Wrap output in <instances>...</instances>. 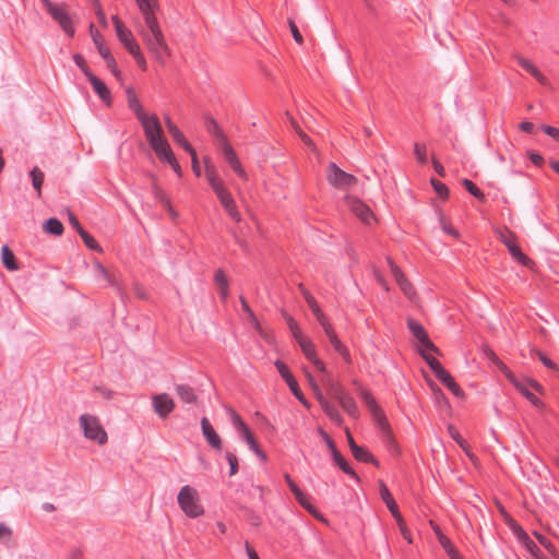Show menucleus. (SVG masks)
Listing matches in <instances>:
<instances>
[{
	"label": "nucleus",
	"mask_w": 559,
	"mask_h": 559,
	"mask_svg": "<svg viewBox=\"0 0 559 559\" xmlns=\"http://www.w3.org/2000/svg\"><path fill=\"white\" fill-rule=\"evenodd\" d=\"M300 346L304 355L307 357L309 361L313 364L316 369L322 373L326 372L325 364L317 356L316 346L313 342L308 337H302L297 341Z\"/></svg>",
	"instance_id": "nucleus-11"
},
{
	"label": "nucleus",
	"mask_w": 559,
	"mask_h": 559,
	"mask_svg": "<svg viewBox=\"0 0 559 559\" xmlns=\"http://www.w3.org/2000/svg\"><path fill=\"white\" fill-rule=\"evenodd\" d=\"M332 457H333V461L335 462V464L345 473L347 474L348 476H350L352 478L356 479V480H359V477L358 475L356 474V472L349 466V464L347 463V461L345 460V457L341 454L340 451H334V453L332 454Z\"/></svg>",
	"instance_id": "nucleus-30"
},
{
	"label": "nucleus",
	"mask_w": 559,
	"mask_h": 559,
	"mask_svg": "<svg viewBox=\"0 0 559 559\" xmlns=\"http://www.w3.org/2000/svg\"><path fill=\"white\" fill-rule=\"evenodd\" d=\"M152 404L155 413L160 418H166L175 408L174 400L166 393L154 395Z\"/></svg>",
	"instance_id": "nucleus-13"
},
{
	"label": "nucleus",
	"mask_w": 559,
	"mask_h": 559,
	"mask_svg": "<svg viewBox=\"0 0 559 559\" xmlns=\"http://www.w3.org/2000/svg\"><path fill=\"white\" fill-rule=\"evenodd\" d=\"M116 35L122 46L129 51H134L140 45L136 43L132 32L123 24L118 15L111 16Z\"/></svg>",
	"instance_id": "nucleus-6"
},
{
	"label": "nucleus",
	"mask_w": 559,
	"mask_h": 559,
	"mask_svg": "<svg viewBox=\"0 0 559 559\" xmlns=\"http://www.w3.org/2000/svg\"><path fill=\"white\" fill-rule=\"evenodd\" d=\"M326 180L340 190H348L357 183V178L354 175L342 170L335 163L328 166Z\"/></svg>",
	"instance_id": "nucleus-5"
},
{
	"label": "nucleus",
	"mask_w": 559,
	"mask_h": 559,
	"mask_svg": "<svg viewBox=\"0 0 559 559\" xmlns=\"http://www.w3.org/2000/svg\"><path fill=\"white\" fill-rule=\"evenodd\" d=\"M462 185L464 188L476 199L484 201L485 194L484 192L469 179H463Z\"/></svg>",
	"instance_id": "nucleus-45"
},
{
	"label": "nucleus",
	"mask_w": 559,
	"mask_h": 559,
	"mask_svg": "<svg viewBox=\"0 0 559 559\" xmlns=\"http://www.w3.org/2000/svg\"><path fill=\"white\" fill-rule=\"evenodd\" d=\"M138 7L145 22V27H141L139 34L148 51L158 62L164 63L166 58L169 57L170 50L155 16L158 3L155 1Z\"/></svg>",
	"instance_id": "nucleus-1"
},
{
	"label": "nucleus",
	"mask_w": 559,
	"mask_h": 559,
	"mask_svg": "<svg viewBox=\"0 0 559 559\" xmlns=\"http://www.w3.org/2000/svg\"><path fill=\"white\" fill-rule=\"evenodd\" d=\"M130 55L134 58L136 64L142 69V70H146L147 68V63H146V60L141 51V48H136L134 51H131Z\"/></svg>",
	"instance_id": "nucleus-57"
},
{
	"label": "nucleus",
	"mask_w": 559,
	"mask_h": 559,
	"mask_svg": "<svg viewBox=\"0 0 559 559\" xmlns=\"http://www.w3.org/2000/svg\"><path fill=\"white\" fill-rule=\"evenodd\" d=\"M148 145L156 144L166 139L160 121L156 114H146L139 119Z\"/></svg>",
	"instance_id": "nucleus-4"
},
{
	"label": "nucleus",
	"mask_w": 559,
	"mask_h": 559,
	"mask_svg": "<svg viewBox=\"0 0 559 559\" xmlns=\"http://www.w3.org/2000/svg\"><path fill=\"white\" fill-rule=\"evenodd\" d=\"M537 356L540 362L548 369L554 371H559V368L556 362H554L550 358H548L543 352H537Z\"/></svg>",
	"instance_id": "nucleus-59"
},
{
	"label": "nucleus",
	"mask_w": 559,
	"mask_h": 559,
	"mask_svg": "<svg viewBox=\"0 0 559 559\" xmlns=\"http://www.w3.org/2000/svg\"><path fill=\"white\" fill-rule=\"evenodd\" d=\"M534 406L540 407L542 401L530 391V388L540 392L542 385L535 380L520 381L513 374V381H510Z\"/></svg>",
	"instance_id": "nucleus-8"
},
{
	"label": "nucleus",
	"mask_w": 559,
	"mask_h": 559,
	"mask_svg": "<svg viewBox=\"0 0 559 559\" xmlns=\"http://www.w3.org/2000/svg\"><path fill=\"white\" fill-rule=\"evenodd\" d=\"M321 408L333 423L337 425L342 424L343 417L341 416L338 409L331 402H322Z\"/></svg>",
	"instance_id": "nucleus-35"
},
{
	"label": "nucleus",
	"mask_w": 559,
	"mask_h": 559,
	"mask_svg": "<svg viewBox=\"0 0 559 559\" xmlns=\"http://www.w3.org/2000/svg\"><path fill=\"white\" fill-rule=\"evenodd\" d=\"M436 534L438 536V540H439L441 547L448 554L450 559H460V558H462V555L455 548V546L452 544V542H451V539L449 537H447L444 534H442L439 528L436 530Z\"/></svg>",
	"instance_id": "nucleus-22"
},
{
	"label": "nucleus",
	"mask_w": 559,
	"mask_h": 559,
	"mask_svg": "<svg viewBox=\"0 0 559 559\" xmlns=\"http://www.w3.org/2000/svg\"><path fill=\"white\" fill-rule=\"evenodd\" d=\"M407 326L414 337L423 345L425 349L438 353L437 346L429 340L428 334L424 326L413 319L407 320Z\"/></svg>",
	"instance_id": "nucleus-12"
},
{
	"label": "nucleus",
	"mask_w": 559,
	"mask_h": 559,
	"mask_svg": "<svg viewBox=\"0 0 559 559\" xmlns=\"http://www.w3.org/2000/svg\"><path fill=\"white\" fill-rule=\"evenodd\" d=\"M1 261L4 267L9 271H17L20 269L15 255L8 245L2 246L1 248Z\"/></svg>",
	"instance_id": "nucleus-25"
},
{
	"label": "nucleus",
	"mask_w": 559,
	"mask_h": 559,
	"mask_svg": "<svg viewBox=\"0 0 559 559\" xmlns=\"http://www.w3.org/2000/svg\"><path fill=\"white\" fill-rule=\"evenodd\" d=\"M518 63L526 70L530 74H532L542 85H547V78L539 71V69L528 59L524 57H516Z\"/></svg>",
	"instance_id": "nucleus-21"
},
{
	"label": "nucleus",
	"mask_w": 559,
	"mask_h": 559,
	"mask_svg": "<svg viewBox=\"0 0 559 559\" xmlns=\"http://www.w3.org/2000/svg\"><path fill=\"white\" fill-rule=\"evenodd\" d=\"M205 176L214 192L225 187L224 181L218 177L215 167L205 160Z\"/></svg>",
	"instance_id": "nucleus-24"
},
{
	"label": "nucleus",
	"mask_w": 559,
	"mask_h": 559,
	"mask_svg": "<svg viewBox=\"0 0 559 559\" xmlns=\"http://www.w3.org/2000/svg\"><path fill=\"white\" fill-rule=\"evenodd\" d=\"M288 24H289V28H290V33L295 39V41L299 45H301L304 43V38H302V35L301 33L299 32L297 25L295 24L294 21L289 20L288 21Z\"/></svg>",
	"instance_id": "nucleus-61"
},
{
	"label": "nucleus",
	"mask_w": 559,
	"mask_h": 559,
	"mask_svg": "<svg viewBox=\"0 0 559 559\" xmlns=\"http://www.w3.org/2000/svg\"><path fill=\"white\" fill-rule=\"evenodd\" d=\"M316 319L318 320V322L322 326L326 337H330L331 335L336 334L334 329H333V326H332V324L329 322V320L326 319V317L324 316L323 312H321L318 316H316Z\"/></svg>",
	"instance_id": "nucleus-47"
},
{
	"label": "nucleus",
	"mask_w": 559,
	"mask_h": 559,
	"mask_svg": "<svg viewBox=\"0 0 559 559\" xmlns=\"http://www.w3.org/2000/svg\"><path fill=\"white\" fill-rule=\"evenodd\" d=\"M420 355L424 358V360L428 364L430 369L433 371L436 377L439 376L443 370H445L441 362L432 355L427 354L425 350H421Z\"/></svg>",
	"instance_id": "nucleus-39"
},
{
	"label": "nucleus",
	"mask_w": 559,
	"mask_h": 559,
	"mask_svg": "<svg viewBox=\"0 0 559 559\" xmlns=\"http://www.w3.org/2000/svg\"><path fill=\"white\" fill-rule=\"evenodd\" d=\"M286 321H287L288 328L296 341H299L300 338L305 337L299 329L297 321L293 317L286 316Z\"/></svg>",
	"instance_id": "nucleus-49"
},
{
	"label": "nucleus",
	"mask_w": 559,
	"mask_h": 559,
	"mask_svg": "<svg viewBox=\"0 0 559 559\" xmlns=\"http://www.w3.org/2000/svg\"><path fill=\"white\" fill-rule=\"evenodd\" d=\"M91 32H92L93 41H94L95 46L97 47L99 55L102 56V51L109 50V48L106 47L104 39L100 36L99 32L97 29L94 31L93 25H91Z\"/></svg>",
	"instance_id": "nucleus-50"
},
{
	"label": "nucleus",
	"mask_w": 559,
	"mask_h": 559,
	"mask_svg": "<svg viewBox=\"0 0 559 559\" xmlns=\"http://www.w3.org/2000/svg\"><path fill=\"white\" fill-rule=\"evenodd\" d=\"M226 460H227V462L229 464V467H230L229 475L233 476V475L237 474V472H238V459H237L236 454L230 452V451H227L226 452Z\"/></svg>",
	"instance_id": "nucleus-56"
},
{
	"label": "nucleus",
	"mask_w": 559,
	"mask_h": 559,
	"mask_svg": "<svg viewBox=\"0 0 559 559\" xmlns=\"http://www.w3.org/2000/svg\"><path fill=\"white\" fill-rule=\"evenodd\" d=\"M370 413H371L373 420L378 425L380 431L390 427L389 421H388L383 411L380 408V406H377L376 408L371 409Z\"/></svg>",
	"instance_id": "nucleus-42"
},
{
	"label": "nucleus",
	"mask_w": 559,
	"mask_h": 559,
	"mask_svg": "<svg viewBox=\"0 0 559 559\" xmlns=\"http://www.w3.org/2000/svg\"><path fill=\"white\" fill-rule=\"evenodd\" d=\"M126 94L128 107L135 115L136 119L139 120L140 118L145 116L146 112L144 111L143 106L139 97L136 96L134 90L131 86H129L126 88Z\"/></svg>",
	"instance_id": "nucleus-18"
},
{
	"label": "nucleus",
	"mask_w": 559,
	"mask_h": 559,
	"mask_svg": "<svg viewBox=\"0 0 559 559\" xmlns=\"http://www.w3.org/2000/svg\"><path fill=\"white\" fill-rule=\"evenodd\" d=\"M214 281H215L217 288L224 287V286H229L228 278L223 270H216V272L214 274Z\"/></svg>",
	"instance_id": "nucleus-58"
},
{
	"label": "nucleus",
	"mask_w": 559,
	"mask_h": 559,
	"mask_svg": "<svg viewBox=\"0 0 559 559\" xmlns=\"http://www.w3.org/2000/svg\"><path fill=\"white\" fill-rule=\"evenodd\" d=\"M274 366L276 367L278 373L281 374V377L284 379V381L289 386V390L292 391L294 396L299 402H301L305 406H308V402H307L305 395L302 394V392H301V390H300V388L298 385V382L296 381L295 377L293 376V373L290 372V370L286 366V364L283 362L282 360H276L274 362Z\"/></svg>",
	"instance_id": "nucleus-7"
},
{
	"label": "nucleus",
	"mask_w": 559,
	"mask_h": 559,
	"mask_svg": "<svg viewBox=\"0 0 559 559\" xmlns=\"http://www.w3.org/2000/svg\"><path fill=\"white\" fill-rule=\"evenodd\" d=\"M353 383H354V385H355V388H356L360 399L364 401V403L368 407L369 412L371 409L376 408L377 406H379L377 404L376 399L372 396L370 391L365 389L357 380H354Z\"/></svg>",
	"instance_id": "nucleus-27"
},
{
	"label": "nucleus",
	"mask_w": 559,
	"mask_h": 559,
	"mask_svg": "<svg viewBox=\"0 0 559 559\" xmlns=\"http://www.w3.org/2000/svg\"><path fill=\"white\" fill-rule=\"evenodd\" d=\"M380 432H381V436H382V440L386 444V447L391 451H394L395 453H399L400 450H399L397 443H396V441H395V439L393 437L391 427H388L386 429H384V430H382Z\"/></svg>",
	"instance_id": "nucleus-43"
},
{
	"label": "nucleus",
	"mask_w": 559,
	"mask_h": 559,
	"mask_svg": "<svg viewBox=\"0 0 559 559\" xmlns=\"http://www.w3.org/2000/svg\"><path fill=\"white\" fill-rule=\"evenodd\" d=\"M80 236H81L82 240L84 241V243L86 245V247H88L90 249H92L94 251L102 250L98 242L95 240V238L92 235H90L85 229L81 230Z\"/></svg>",
	"instance_id": "nucleus-48"
},
{
	"label": "nucleus",
	"mask_w": 559,
	"mask_h": 559,
	"mask_svg": "<svg viewBox=\"0 0 559 559\" xmlns=\"http://www.w3.org/2000/svg\"><path fill=\"white\" fill-rule=\"evenodd\" d=\"M51 17L59 24L63 32L70 37L74 36L75 29L71 17L63 7L56 4L47 11Z\"/></svg>",
	"instance_id": "nucleus-10"
},
{
	"label": "nucleus",
	"mask_w": 559,
	"mask_h": 559,
	"mask_svg": "<svg viewBox=\"0 0 559 559\" xmlns=\"http://www.w3.org/2000/svg\"><path fill=\"white\" fill-rule=\"evenodd\" d=\"M438 380L441 381L455 396L462 397L464 395L463 390L455 382L453 377L449 371L443 370L439 376H437Z\"/></svg>",
	"instance_id": "nucleus-23"
},
{
	"label": "nucleus",
	"mask_w": 559,
	"mask_h": 559,
	"mask_svg": "<svg viewBox=\"0 0 559 559\" xmlns=\"http://www.w3.org/2000/svg\"><path fill=\"white\" fill-rule=\"evenodd\" d=\"M431 182V186L435 190V192L442 199V200H447L449 198V189L448 187L441 182L440 180L438 179H431L430 180Z\"/></svg>",
	"instance_id": "nucleus-46"
},
{
	"label": "nucleus",
	"mask_w": 559,
	"mask_h": 559,
	"mask_svg": "<svg viewBox=\"0 0 559 559\" xmlns=\"http://www.w3.org/2000/svg\"><path fill=\"white\" fill-rule=\"evenodd\" d=\"M328 388L329 392L332 394V396L338 402L343 399V396H346L348 392L345 390V388L337 381L329 380L328 381Z\"/></svg>",
	"instance_id": "nucleus-40"
},
{
	"label": "nucleus",
	"mask_w": 559,
	"mask_h": 559,
	"mask_svg": "<svg viewBox=\"0 0 559 559\" xmlns=\"http://www.w3.org/2000/svg\"><path fill=\"white\" fill-rule=\"evenodd\" d=\"M543 131L555 139L556 141H559V129L551 127V126H543Z\"/></svg>",
	"instance_id": "nucleus-64"
},
{
	"label": "nucleus",
	"mask_w": 559,
	"mask_h": 559,
	"mask_svg": "<svg viewBox=\"0 0 559 559\" xmlns=\"http://www.w3.org/2000/svg\"><path fill=\"white\" fill-rule=\"evenodd\" d=\"M342 408L352 417H357L359 414L357 404L355 400L349 395L343 396L342 400L338 401Z\"/></svg>",
	"instance_id": "nucleus-34"
},
{
	"label": "nucleus",
	"mask_w": 559,
	"mask_h": 559,
	"mask_svg": "<svg viewBox=\"0 0 559 559\" xmlns=\"http://www.w3.org/2000/svg\"><path fill=\"white\" fill-rule=\"evenodd\" d=\"M80 427L86 439L103 445L107 442L108 436L98 417L91 414H83L79 418Z\"/></svg>",
	"instance_id": "nucleus-3"
},
{
	"label": "nucleus",
	"mask_w": 559,
	"mask_h": 559,
	"mask_svg": "<svg viewBox=\"0 0 559 559\" xmlns=\"http://www.w3.org/2000/svg\"><path fill=\"white\" fill-rule=\"evenodd\" d=\"M440 222H441V228L444 233L451 235L454 238L459 237V231L450 223H448L443 217L440 218Z\"/></svg>",
	"instance_id": "nucleus-62"
},
{
	"label": "nucleus",
	"mask_w": 559,
	"mask_h": 559,
	"mask_svg": "<svg viewBox=\"0 0 559 559\" xmlns=\"http://www.w3.org/2000/svg\"><path fill=\"white\" fill-rule=\"evenodd\" d=\"M299 290L302 294L308 307L311 309L313 316H318L322 312L316 298L305 288L302 284H299Z\"/></svg>",
	"instance_id": "nucleus-36"
},
{
	"label": "nucleus",
	"mask_w": 559,
	"mask_h": 559,
	"mask_svg": "<svg viewBox=\"0 0 559 559\" xmlns=\"http://www.w3.org/2000/svg\"><path fill=\"white\" fill-rule=\"evenodd\" d=\"M353 456L362 463H371L376 466L379 465L378 460L364 447H353Z\"/></svg>",
	"instance_id": "nucleus-28"
},
{
	"label": "nucleus",
	"mask_w": 559,
	"mask_h": 559,
	"mask_svg": "<svg viewBox=\"0 0 559 559\" xmlns=\"http://www.w3.org/2000/svg\"><path fill=\"white\" fill-rule=\"evenodd\" d=\"M222 152L224 154L225 159L229 164V166L233 168V170L243 180L248 179V175L246 170L242 168L240 160L231 147V145L228 143L221 147Z\"/></svg>",
	"instance_id": "nucleus-14"
},
{
	"label": "nucleus",
	"mask_w": 559,
	"mask_h": 559,
	"mask_svg": "<svg viewBox=\"0 0 559 559\" xmlns=\"http://www.w3.org/2000/svg\"><path fill=\"white\" fill-rule=\"evenodd\" d=\"M102 58L106 61L107 68L109 70L117 67V62H116L115 58L111 56L110 50L102 51Z\"/></svg>",
	"instance_id": "nucleus-63"
},
{
	"label": "nucleus",
	"mask_w": 559,
	"mask_h": 559,
	"mask_svg": "<svg viewBox=\"0 0 559 559\" xmlns=\"http://www.w3.org/2000/svg\"><path fill=\"white\" fill-rule=\"evenodd\" d=\"M508 250H509V253L511 254V257L515 261H518L520 264H522L524 266L530 264L531 260L528 259V257L525 253H523L522 249L518 246L516 242L512 246H509Z\"/></svg>",
	"instance_id": "nucleus-38"
},
{
	"label": "nucleus",
	"mask_w": 559,
	"mask_h": 559,
	"mask_svg": "<svg viewBox=\"0 0 559 559\" xmlns=\"http://www.w3.org/2000/svg\"><path fill=\"white\" fill-rule=\"evenodd\" d=\"M344 202L345 205L364 223L370 224V222L373 219V213L371 212L370 207L358 198L346 195Z\"/></svg>",
	"instance_id": "nucleus-9"
},
{
	"label": "nucleus",
	"mask_w": 559,
	"mask_h": 559,
	"mask_svg": "<svg viewBox=\"0 0 559 559\" xmlns=\"http://www.w3.org/2000/svg\"><path fill=\"white\" fill-rule=\"evenodd\" d=\"M388 264H389V267H390V271L394 277V280L396 281V283H404V278L405 275L404 273L402 272V270L394 263V261L390 258H388Z\"/></svg>",
	"instance_id": "nucleus-52"
},
{
	"label": "nucleus",
	"mask_w": 559,
	"mask_h": 559,
	"mask_svg": "<svg viewBox=\"0 0 559 559\" xmlns=\"http://www.w3.org/2000/svg\"><path fill=\"white\" fill-rule=\"evenodd\" d=\"M88 82L93 86V90L95 93L99 96V98L107 105L110 106L112 98L109 88L106 86V84L98 79L95 74L88 75Z\"/></svg>",
	"instance_id": "nucleus-17"
},
{
	"label": "nucleus",
	"mask_w": 559,
	"mask_h": 559,
	"mask_svg": "<svg viewBox=\"0 0 559 559\" xmlns=\"http://www.w3.org/2000/svg\"><path fill=\"white\" fill-rule=\"evenodd\" d=\"M176 393L180 397V400L185 403L193 404L197 401V395L193 389L187 384H177Z\"/></svg>",
	"instance_id": "nucleus-29"
},
{
	"label": "nucleus",
	"mask_w": 559,
	"mask_h": 559,
	"mask_svg": "<svg viewBox=\"0 0 559 559\" xmlns=\"http://www.w3.org/2000/svg\"><path fill=\"white\" fill-rule=\"evenodd\" d=\"M334 350L344 359L345 362H352V356L348 348L341 342L336 334L328 337Z\"/></svg>",
	"instance_id": "nucleus-26"
},
{
	"label": "nucleus",
	"mask_w": 559,
	"mask_h": 559,
	"mask_svg": "<svg viewBox=\"0 0 559 559\" xmlns=\"http://www.w3.org/2000/svg\"><path fill=\"white\" fill-rule=\"evenodd\" d=\"M500 241L509 248L516 242L515 235L507 227L500 228L498 231Z\"/></svg>",
	"instance_id": "nucleus-44"
},
{
	"label": "nucleus",
	"mask_w": 559,
	"mask_h": 559,
	"mask_svg": "<svg viewBox=\"0 0 559 559\" xmlns=\"http://www.w3.org/2000/svg\"><path fill=\"white\" fill-rule=\"evenodd\" d=\"M201 428H202V433H203L204 438L206 439V441L209 442V444L213 449L221 451L222 450V439L217 435V432L215 431V429L213 428V426L211 425V423L209 421V419L206 417L202 418Z\"/></svg>",
	"instance_id": "nucleus-15"
},
{
	"label": "nucleus",
	"mask_w": 559,
	"mask_h": 559,
	"mask_svg": "<svg viewBox=\"0 0 559 559\" xmlns=\"http://www.w3.org/2000/svg\"><path fill=\"white\" fill-rule=\"evenodd\" d=\"M379 491H380L381 499L386 504L389 511L391 513H395V512L397 513L399 507H397L394 498L392 497L389 488L386 487V485L383 481H380Z\"/></svg>",
	"instance_id": "nucleus-31"
},
{
	"label": "nucleus",
	"mask_w": 559,
	"mask_h": 559,
	"mask_svg": "<svg viewBox=\"0 0 559 559\" xmlns=\"http://www.w3.org/2000/svg\"><path fill=\"white\" fill-rule=\"evenodd\" d=\"M94 270H95V273H96V277L99 281H103L106 285H109V286H116L117 285L116 278L108 272V270L102 263L97 262L94 265Z\"/></svg>",
	"instance_id": "nucleus-32"
},
{
	"label": "nucleus",
	"mask_w": 559,
	"mask_h": 559,
	"mask_svg": "<svg viewBox=\"0 0 559 559\" xmlns=\"http://www.w3.org/2000/svg\"><path fill=\"white\" fill-rule=\"evenodd\" d=\"M205 127L206 131L216 139L221 147L229 143L227 136L225 135V133L223 132V130L221 129V127L218 126L214 118L207 117Z\"/></svg>",
	"instance_id": "nucleus-20"
},
{
	"label": "nucleus",
	"mask_w": 559,
	"mask_h": 559,
	"mask_svg": "<svg viewBox=\"0 0 559 559\" xmlns=\"http://www.w3.org/2000/svg\"><path fill=\"white\" fill-rule=\"evenodd\" d=\"M153 195L157 202L160 204L167 203V200L169 199L166 194V192L158 187L157 185H153Z\"/></svg>",
	"instance_id": "nucleus-60"
},
{
	"label": "nucleus",
	"mask_w": 559,
	"mask_h": 559,
	"mask_svg": "<svg viewBox=\"0 0 559 559\" xmlns=\"http://www.w3.org/2000/svg\"><path fill=\"white\" fill-rule=\"evenodd\" d=\"M44 230L48 234L60 236L63 233V225L57 218H49L44 223Z\"/></svg>",
	"instance_id": "nucleus-37"
},
{
	"label": "nucleus",
	"mask_w": 559,
	"mask_h": 559,
	"mask_svg": "<svg viewBox=\"0 0 559 559\" xmlns=\"http://www.w3.org/2000/svg\"><path fill=\"white\" fill-rule=\"evenodd\" d=\"M151 148L156 154L157 158L165 164H170L176 158L167 139L151 145Z\"/></svg>",
	"instance_id": "nucleus-16"
},
{
	"label": "nucleus",
	"mask_w": 559,
	"mask_h": 559,
	"mask_svg": "<svg viewBox=\"0 0 559 559\" xmlns=\"http://www.w3.org/2000/svg\"><path fill=\"white\" fill-rule=\"evenodd\" d=\"M73 60H74L75 64L80 68V70L84 73L86 79H88V75L94 74L87 67L86 60L84 59V57L82 55H79V53L74 55Z\"/></svg>",
	"instance_id": "nucleus-54"
},
{
	"label": "nucleus",
	"mask_w": 559,
	"mask_h": 559,
	"mask_svg": "<svg viewBox=\"0 0 559 559\" xmlns=\"http://www.w3.org/2000/svg\"><path fill=\"white\" fill-rule=\"evenodd\" d=\"M221 204L223 205V207L225 209V211L227 212L231 219H234L237 223L241 221V215L237 209L233 195L221 201Z\"/></svg>",
	"instance_id": "nucleus-33"
},
{
	"label": "nucleus",
	"mask_w": 559,
	"mask_h": 559,
	"mask_svg": "<svg viewBox=\"0 0 559 559\" xmlns=\"http://www.w3.org/2000/svg\"><path fill=\"white\" fill-rule=\"evenodd\" d=\"M483 353L504 376L509 381H513V372L507 367V365L499 359L496 353L489 347L484 346Z\"/></svg>",
	"instance_id": "nucleus-19"
},
{
	"label": "nucleus",
	"mask_w": 559,
	"mask_h": 559,
	"mask_svg": "<svg viewBox=\"0 0 559 559\" xmlns=\"http://www.w3.org/2000/svg\"><path fill=\"white\" fill-rule=\"evenodd\" d=\"M29 175L32 177L33 187L37 192V195L39 197L41 194V187L44 183L45 175L38 167H34L31 170Z\"/></svg>",
	"instance_id": "nucleus-41"
},
{
	"label": "nucleus",
	"mask_w": 559,
	"mask_h": 559,
	"mask_svg": "<svg viewBox=\"0 0 559 559\" xmlns=\"http://www.w3.org/2000/svg\"><path fill=\"white\" fill-rule=\"evenodd\" d=\"M227 413L229 414V417H230V420H231V424L233 426L235 427V429L237 431H240V429H245V426L246 423L241 419V417L238 415V413L233 409V408H228L227 409Z\"/></svg>",
	"instance_id": "nucleus-51"
},
{
	"label": "nucleus",
	"mask_w": 559,
	"mask_h": 559,
	"mask_svg": "<svg viewBox=\"0 0 559 559\" xmlns=\"http://www.w3.org/2000/svg\"><path fill=\"white\" fill-rule=\"evenodd\" d=\"M534 535L542 546H544L551 555H556V547L548 537L539 533H534Z\"/></svg>",
	"instance_id": "nucleus-55"
},
{
	"label": "nucleus",
	"mask_w": 559,
	"mask_h": 559,
	"mask_svg": "<svg viewBox=\"0 0 559 559\" xmlns=\"http://www.w3.org/2000/svg\"><path fill=\"white\" fill-rule=\"evenodd\" d=\"M415 156L420 164L427 163V147L424 143H415L414 147Z\"/></svg>",
	"instance_id": "nucleus-53"
},
{
	"label": "nucleus",
	"mask_w": 559,
	"mask_h": 559,
	"mask_svg": "<svg viewBox=\"0 0 559 559\" xmlns=\"http://www.w3.org/2000/svg\"><path fill=\"white\" fill-rule=\"evenodd\" d=\"M177 501L181 511L188 518L195 519L204 514L199 492L190 485H185L180 488Z\"/></svg>",
	"instance_id": "nucleus-2"
}]
</instances>
